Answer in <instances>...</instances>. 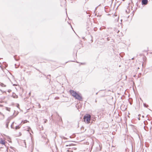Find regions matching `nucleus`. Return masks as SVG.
<instances>
[{
  "instance_id": "8",
  "label": "nucleus",
  "mask_w": 152,
  "mask_h": 152,
  "mask_svg": "<svg viewBox=\"0 0 152 152\" xmlns=\"http://www.w3.org/2000/svg\"><path fill=\"white\" fill-rule=\"evenodd\" d=\"M0 143L2 145H4L5 143V140H0Z\"/></svg>"
},
{
  "instance_id": "33",
  "label": "nucleus",
  "mask_w": 152,
  "mask_h": 152,
  "mask_svg": "<svg viewBox=\"0 0 152 152\" xmlns=\"http://www.w3.org/2000/svg\"><path fill=\"white\" fill-rule=\"evenodd\" d=\"M134 59V58H132V60H133Z\"/></svg>"
},
{
  "instance_id": "36",
  "label": "nucleus",
  "mask_w": 152,
  "mask_h": 152,
  "mask_svg": "<svg viewBox=\"0 0 152 152\" xmlns=\"http://www.w3.org/2000/svg\"><path fill=\"white\" fill-rule=\"evenodd\" d=\"M97 94H98V93L97 92V93H96V95H97Z\"/></svg>"
},
{
  "instance_id": "3",
  "label": "nucleus",
  "mask_w": 152,
  "mask_h": 152,
  "mask_svg": "<svg viewBox=\"0 0 152 152\" xmlns=\"http://www.w3.org/2000/svg\"><path fill=\"white\" fill-rule=\"evenodd\" d=\"M69 92L71 94L73 97H75L77 93L74 90H70Z\"/></svg>"
},
{
  "instance_id": "50",
  "label": "nucleus",
  "mask_w": 152,
  "mask_h": 152,
  "mask_svg": "<svg viewBox=\"0 0 152 152\" xmlns=\"http://www.w3.org/2000/svg\"><path fill=\"white\" fill-rule=\"evenodd\" d=\"M131 8L132 9V7H131Z\"/></svg>"
},
{
  "instance_id": "41",
  "label": "nucleus",
  "mask_w": 152,
  "mask_h": 152,
  "mask_svg": "<svg viewBox=\"0 0 152 152\" xmlns=\"http://www.w3.org/2000/svg\"><path fill=\"white\" fill-rule=\"evenodd\" d=\"M94 30L95 31H96V28H94Z\"/></svg>"
},
{
  "instance_id": "32",
  "label": "nucleus",
  "mask_w": 152,
  "mask_h": 152,
  "mask_svg": "<svg viewBox=\"0 0 152 152\" xmlns=\"http://www.w3.org/2000/svg\"><path fill=\"white\" fill-rule=\"evenodd\" d=\"M8 91L9 92H10V90H8Z\"/></svg>"
},
{
  "instance_id": "10",
  "label": "nucleus",
  "mask_w": 152,
  "mask_h": 152,
  "mask_svg": "<svg viewBox=\"0 0 152 152\" xmlns=\"http://www.w3.org/2000/svg\"><path fill=\"white\" fill-rule=\"evenodd\" d=\"M9 121L8 120V119L7 120V122H6V127L7 128H8V126H9Z\"/></svg>"
},
{
  "instance_id": "1",
  "label": "nucleus",
  "mask_w": 152,
  "mask_h": 152,
  "mask_svg": "<svg viewBox=\"0 0 152 152\" xmlns=\"http://www.w3.org/2000/svg\"><path fill=\"white\" fill-rule=\"evenodd\" d=\"M91 116L88 114H86L83 117L84 121V122L89 124L91 120Z\"/></svg>"
},
{
  "instance_id": "44",
  "label": "nucleus",
  "mask_w": 152,
  "mask_h": 152,
  "mask_svg": "<svg viewBox=\"0 0 152 152\" xmlns=\"http://www.w3.org/2000/svg\"><path fill=\"white\" fill-rule=\"evenodd\" d=\"M18 67H15V68H18Z\"/></svg>"
},
{
  "instance_id": "15",
  "label": "nucleus",
  "mask_w": 152,
  "mask_h": 152,
  "mask_svg": "<svg viewBox=\"0 0 152 152\" xmlns=\"http://www.w3.org/2000/svg\"><path fill=\"white\" fill-rule=\"evenodd\" d=\"M20 128V126L19 125H18V126H15V129H19V128Z\"/></svg>"
},
{
  "instance_id": "51",
  "label": "nucleus",
  "mask_w": 152,
  "mask_h": 152,
  "mask_svg": "<svg viewBox=\"0 0 152 152\" xmlns=\"http://www.w3.org/2000/svg\"><path fill=\"white\" fill-rule=\"evenodd\" d=\"M31 94V93H29V94Z\"/></svg>"
},
{
  "instance_id": "17",
  "label": "nucleus",
  "mask_w": 152,
  "mask_h": 152,
  "mask_svg": "<svg viewBox=\"0 0 152 152\" xmlns=\"http://www.w3.org/2000/svg\"><path fill=\"white\" fill-rule=\"evenodd\" d=\"M37 104H38V107H39V108H40L41 107V105H40V104H39V103H37Z\"/></svg>"
},
{
  "instance_id": "9",
  "label": "nucleus",
  "mask_w": 152,
  "mask_h": 152,
  "mask_svg": "<svg viewBox=\"0 0 152 152\" xmlns=\"http://www.w3.org/2000/svg\"><path fill=\"white\" fill-rule=\"evenodd\" d=\"M130 7H128L127 8V9L126 10V12L127 13H129L130 12Z\"/></svg>"
},
{
  "instance_id": "47",
  "label": "nucleus",
  "mask_w": 152,
  "mask_h": 152,
  "mask_svg": "<svg viewBox=\"0 0 152 152\" xmlns=\"http://www.w3.org/2000/svg\"><path fill=\"white\" fill-rule=\"evenodd\" d=\"M15 60H17L15 59Z\"/></svg>"
},
{
  "instance_id": "25",
  "label": "nucleus",
  "mask_w": 152,
  "mask_h": 152,
  "mask_svg": "<svg viewBox=\"0 0 152 152\" xmlns=\"http://www.w3.org/2000/svg\"><path fill=\"white\" fill-rule=\"evenodd\" d=\"M47 142L48 143V142H49V140L48 139H47Z\"/></svg>"
},
{
  "instance_id": "26",
  "label": "nucleus",
  "mask_w": 152,
  "mask_h": 152,
  "mask_svg": "<svg viewBox=\"0 0 152 152\" xmlns=\"http://www.w3.org/2000/svg\"><path fill=\"white\" fill-rule=\"evenodd\" d=\"M70 1H71V3H73V2L72 0H70Z\"/></svg>"
},
{
  "instance_id": "29",
  "label": "nucleus",
  "mask_w": 152,
  "mask_h": 152,
  "mask_svg": "<svg viewBox=\"0 0 152 152\" xmlns=\"http://www.w3.org/2000/svg\"><path fill=\"white\" fill-rule=\"evenodd\" d=\"M138 119L139 120H140V118H138Z\"/></svg>"
},
{
  "instance_id": "38",
  "label": "nucleus",
  "mask_w": 152,
  "mask_h": 152,
  "mask_svg": "<svg viewBox=\"0 0 152 152\" xmlns=\"http://www.w3.org/2000/svg\"><path fill=\"white\" fill-rule=\"evenodd\" d=\"M142 117L143 118H144V115H142Z\"/></svg>"
},
{
  "instance_id": "31",
  "label": "nucleus",
  "mask_w": 152,
  "mask_h": 152,
  "mask_svg": "<svg viewBox=\"0 0 152 152\" xmlns=\"http://www.w3.org/2000/svg\"><path fill=\"white\" fill-rule=\"evenodd\" d=\"M74 148L75 150H76V148Z\"/></svg>"
},
{
  "instance_id": "20",
  "label": "nucleus",
  "mask_w": 152,
  "mask_h": 152,
  "mask_svg": "<svg viewBox=\"0 0 152 152\" xmlns=\"http://www.w3.org/2000/svg\"><path fill=\"white\" fill-rule=\"evenodd\" d=\"M3 67H0L2 71H3L4 72V70H3ZM4 67V68H6V67Z\"/></svg>"
},
{
  "instance_id": "49",
  "label": "nucleus",
  "mask_w": 152,
  "mask_h": 152,
  "mask_svg": "<svg viewBox=\"0 0 152 152\" xmlns=\"http://www.w3.org/2000/svg\"><path fill=\"white\" fill-rule=\"evenodd\" d=\"M69 137H70V138H71V136H70Z\"/></svg>"
},
{
  "instance_id": "34",
  "label": "nucleus",
  "mask_w": 152,
  "mask_h": 152,
  "mask_svg": "<svg viewBox=\"0 0 152 152\" xmlns=\"http://www.w3.org/2000/svg\"><path fill=\"white\" fill-rule=\"evenodd\" d=\"M7 65H5V67H6V66H7Z\"/></svg>"
},
{
  "instance_id": "22",
  "label": "nucleus",
  "mask_w": 152,
  "mask_h": 152,
  "mask_svg": "<svg viewBox=\"0 0 152 152\" xmlns=\"http://www.w3.org/2000/svg\"><path fill=\"white\" fill-rule=\"evenodd\" d=\"M137 66V65H135V64H132L131 65V66Z\"/></svg>"
},
{
  "instance_id": "24",
  "label": "nucleus",
  "mask_w": 152,
  "mask_h": 152,
  "mask_svg": "<svg viewBox=\"0 0 152 152\" xmlns=\"http://www.w3.org/2000/svg\"><path fill=\"white\" fill-rule=\"evenodd\" d=\"M81 64L83 65H85V63H81Z\"/></svg>"
},
{
  "instance_id": "6",
  "label": "nucleus",
  "mask_w": 152,
  "mask_h": 152,
  "mask_svg": "<svg viewBox=\"0 0 152 152\" xmlns=\"http://www.w3.org/2000/svg\"><path fill=\"white\" fill-rule=\"evenodd\" d=\"M148 3V0H142V5H146Z\"/></svg>"
},
{
  "instance_id": "52",
  "label": "nucleus",
  "mask_w": 152,
  "mask_h": 152,
  "mask_svg": "<svg viewBox=\"0 0 152 152\" xmlns=\"http://www.w3.org/2000/svg\"><path fill=\"white\" fill-rule=\"evenodd\" d=\"M119 66V67H120V66H120H120Z\"/></svg>"
},
{
  "instance_id": "5",
  "label": "nucleus",
  "mask_w": 152,
  "mask_h": 152,
  "mask_svg": "<svg viewBox=\"0 0 152 152\" xmlns=\"http://www.w3.org/2000/svg\"><path fill=\"white\" fill-rule=\"evenodd\" d=\"M145 67H142V71H143V70H144V74H146L147 72H148V70L149 69V68H147L146 69H145Z\"/></svg>"
},
{
  "instance_id": "45",
  "label": "nucleus",
  "mask_w": 152,
  "mask_h": 152,
  "mask_svg": "<svg viewBox=\"0 0 152 152\" xmlns=\"http://www.w3.org/2000/svg\"><path fill=\"white\" fill-rule=\"evenodd\" d=\"M68 146V145H66V146Z\"/></svg>"
},
{
  "instance_id": "42",
  "label": "nucleus",
  "mask_w": 152,
  "mask_h": 152,
  "mask_svg": "<svg viewBox=\"0 0 152 152\" xmlns=\"http://www.w3.org/2000/svg\"><path fill=\"white\" fill-rule=\"evenodd\" d=\"M119 31H118L117 33H118L119 32Z\"/></svg>"
},
{
  "instance_id": "4",
  "label": "nucleus",
  "mask_w": 152,
  "mask_h": 152,
  "mask_svg": "<svg viewBox=\"0 0 152 152\" xmlns=\"http://www.w3.org/2000/svg\"><path fill=\"white\" fill-rule=\"evenodd\" d=\"M15 112L16 111L15 110H14V112H12V115L11 116H10V120L15 117L18 115V113L17 112H16V114H15Z\"/></svg>"
},
{
  "instance_id": "2",
  "label": "nucleus",
  "mask_w": 152,
  "mask_h": 152,
  "mask_svg": "<svg viewBox=\"0 0 152 152\" xmlns=\"http://www.w3.org/2000/svg\"><path fill=\"white\" fill-rule=\"evenodd\" d=\"M74 97L76 99L79 100L80 101H82L83 100V98L82 96H81L80 94H78L77 93Z\"/></svg>"
},
{
  "instance_id": "18",
  "label": "nucleus",
  "mask_w": 152,
  "mask_h": 152,
  "mask_svg": "<svg viewBox=\"0 0 152 152\" xmlns=\"http://www.w3.org/2000/svg\"><path fill=\"white\" fill-rule=\"evenodd\" d=\"M144 106L145 107H147L148 106V105L144 103Z\"/></svg>"
},
{
  "instance_id": "39",
  "label": "nucleus",
  "mask_w": 152,
  "mask_h": 152,
  "mask_svg": "<svg viewBox=\"0 0 152 152\" xmlns=\"http://www.w3.org/2000/svg\"><path fill=\"white\" fill-rule=\"evenodd\" d=\"M13 86H15V84H13Z\"/></svg>"
},
{
  "instance_id": "27",
  "label": "nucleus",
  "mask_w": 152,
  "mask_h": 152,
  "mask_svg": "<svg viewBox=\"0 0 152 152\" xmlns=\"http://www.w3.org/2000/svg\"><path fill=\"white\" fill-rule=\"evenodd\" d=\"M10 152H13V151H10Z\"/></svg>"
},
{
  "instance_id": "43",
  "label": "nucleus",
  "mask_w": 152,
  "mask_h": 152,
  "mask_svg": "<svg viewBox=\"0 0 152 152\" xmlns=\"http://www.w3.org/2000/svg\"><path fill=\"white\" fill-rule=\"evenodd\" d=\"M48 78V79H49L50 80V79H49V78Z\"/></svg>"
},
{
  "instance_id": "12",
  "label": "nucleus",
  "mask_w": 152,
  "mask_h": 152,
  "mask_svg": "<svg viewBox=\"0 0 152 152\" xmlns=\"http://www.w3.org/2000/svg\"><path fill=\"white\" fill-rule=\"evenodd\" d=\"M69 150H66V152H72L73 151L71 149V148H69Z\"/></svg>"
},
{
  "instance_id": "13",
  "label": "nucleus",
  "mask_w": 152,
  "mask_h": 152,
  "mask_svg": "<svg viewBox=\"0 0 152 152\" xmlns=\"http://www.w3.org/2000/svg\"><path fill=\"white\" fill-rule=\"evenodd\" d=\"M14 122H13L12 123V124L11 125V127L12 128L14 129L15 128V126H14Z\"/></svg>"
},
{
  "instance_id": "16",
  "label": "nucleus",
  "mask_w": 152,
  "mask_h": 152,
  "mask_svg": "<svg viewBox=\"0 0 152 152\" xmlns=\"http://www.w3.org/2000/svg\"><path fill=\"white\" fill-rule=\"evenodd\" d=\"M0 85L2 86V87H5L6 86L5 85H4V84H3L2 83H0Z\"/></svg>"
},
{
  "instance_id": "14",
  "label": "nucleus",
  "mask_w": 152,
  "mask_h": 152,
  "mask_svg": "<svg viewBox=\"0 0 152 152\" xmlns=\"http://www.w3.org/2000/svg\"><path fill=\"white\" fill-rule=\"evenodd\" d=\"M145 66V62L142 63L141 62V63L140 64V66Z\"/></svg>"
},
{
  "instance_id": "28",
  "label": "nucleus",
  "mask_w": 152,
  "mask_h": 152,
  "mask_svg": "<svg viewBox=\"0 0 152 152\" xmlns=\"http://www.w3.org/2000/svg\"><path fill=\"white\" fill-rule=\"evenodd\" d=\"M10 75H11L12 76V77H13V76H12V74L10 73Z\"/></svg>"
},
{
  "instance_id": "35",
  "label": "nucleus",
  "mask_w": 152,
  "mask_h": 152,
  "mask_svg": "<svg viewBox=\"0 0 152 152\" xmlns=\"http://www.w3.org/2000/svg\"><path fill=\"white\" fill-rule=\"evenodd\" d=\"M95 102H97V101L96 100H95Z\"/></svg>"
},
{
  "instance_id": "48",
  "label": "nucleus",
  "mask_w": 152,
  "mask_h": 152,
  "mask_svg": "<svg viewBox=\"0 0 152 152\" xmlns=\"http://www.w3.org/2000/svg\"><path fill=\"white\" fill-rule=\"evenodd\" d=\"M2 66L1 65H0V67Z\"/></svg>"
},
{
  "instance_id": "21",
  "label": "nucleus",
  "mask_w": 152,
  "mask_h": 152,
  "mask_svg": "<svg viewBox=\"0 0 152 152\" xmlns=\"http://www.w3.org/2000/svg\"><path fill=\"white\" fill-rule=\"evenodd\" d=\"M28 122V121L27 120H25L24 121L23 123H26L27 122Z\"/></svg>"
},
{
  "instance_id": "11",
  "label": "nucleus",
  "mask_w": 152,
  "mask_h": 152,
  "mask_svg": "<svg viewBox=\"0 0 152 152\" xmlns=\"http://www.w3.org/2000/svg\"><path fill=\"white\" fill-rule=\"evenodd\" d=\"M60 137L62 139H64V140H67V138L63 136H60Z\"/></svg>"
},
{
  "instance_id": "40",
  "label": "nucleus",
  "mask_w": 152,
  "mask_h": 152,
  "mask_svg": "<svg viewBox=\"0 0 152 152\" xmlns=\"http://www.w3.org/2000/svg\"><path fill=\"white\" fill-rule=\"evenodd\" d=\"M140 116V114L138 116Z\"/></svg>"
},
{
  "instance_id": "19",
  "label": "nucleus",
  "mask_w": 152,
  "mask_h": 152,
  "mask_svg": "<svg viewBox=\"0 0 152 152\" xmlns=\"http://www.w3.org/2000/svg\"><path fill=\"white\" fill-rule=\"evenodd\" d=\"M10 148H11L13 150V151H15V148L11 146H10Z\"/></svg>"
},
{
  "instance_id": "46",
  "label": "nucleus",
  "mask_w": 152,
  "mask_h": 152,
  "mask_svg": "<svg viewBox=\"0 0 152 152\" xmlns=\"http://www.w3.org/2000/svg\"><path fill=\"white\" fill-rule=\"evenodd\" d=\"M45 123H46V121H45Z\"/></svg>"
},
{
  "instance_id": "23",
  "label": "nucleus",
  "mask_w": 152,
  "mask_h": 152,
  "mask_svg": "<svg viewBox=\"0 0 152 152\" xmlns=\"http://www.w3.org/2000/svg\"><path fill=\"white\" fill-rule=\"evenodd\" d=\"M31 128L30 127H29L28 128V131H29L30 130H31Z\"/></svg>"
},
{
  "instance_id": "7",
  "label": "nucleus",
  "mask_w": 152,
  "mask_h": 152,
  "mask_svg": "<svg viewBox=\"0 0 152 152\" xmlns=\"http://www.w3.org/2000/svg\"><path fill=\"white\" fill-rule=\"evenodd\" d=\"M11 96L12 97H13V98H17L18 97V96L17 95L14 93H12V96Z\"/></svg>"
},
{
  "instance_id": "37",
  "label": "nucleus",
  "mask_w": 152,
  "mask_h": 152,
  "mask_svg": "<svg viewBox=\"0 0 152 152\" xmlns=\"http://www.w3.org/2000/svg\"><path fill=\"white\" fill-rule=\"evenodd\" d=\"M137 69H140V68H139V67H138V68H137Z\"/></svg>"
},
{
  "instance_id": "30",
  "label": "nucleus",
  "mask_w": 152,
  "mask_h": 152,
  "mask_svg": "<svg viewBox=\"0 0 152 152\" xmlns=\"http://www.w3.org/2000/svg\"><path fill=\"white\" fill-rule=\"evenodd\" d=\"M48 76H50V75H48Z\"/></svg>"
}]
</instances>
